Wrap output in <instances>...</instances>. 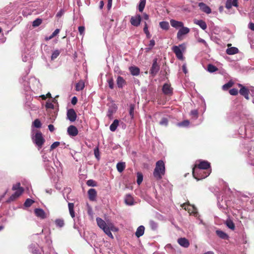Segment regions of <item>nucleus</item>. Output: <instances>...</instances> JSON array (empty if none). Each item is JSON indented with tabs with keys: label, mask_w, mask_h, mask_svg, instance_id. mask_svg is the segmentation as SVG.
I'll list each match as a JSON object with an SVG mask.
<instances>
[{
	"label": "nucleus",
	"mask_w": 254,
	"mask_h": 254,
	"mask_svg": "<svg viewBox=\"0 0 254 254\" xmlns=\"http://www.w3.org/2000/svg\"><path fill=\"white\" fill-rule=\"evenodd\" d=\"M96 222L98 227L101 229L107 236L113 239L114 236L111 231L117 232L118 231V229L115 226L114 224L109 220L105 221L99 217L96 218Z\"/></svg>",
	"instance_id": "1"
},
{
	"label": "nucleus",
	"mask_w": 254,
	"mask_h": 254,
	"mask_svg": "<svg viewBox=\"0 0 254 254\" xmlns=\"http://www.w3.org/2000/svg\"><path fill=\"white\" fill-rule=\"evenodd\" d=\"M27 79V77L24 76L20 79V83L23 85L25 90H37L41 88V85L39 80L35 77H31L29 80Z\"/></svg>",
	"instance_id": "2"
},
{
	"label": "nucleus",
	"mask_w": 254,
	"mask_h": 254,
	"mask_svg": "<svg viewBox=\"0 0 254 254\" xmlns=\"http://www.w3.org/2000/svg\"><path fill=\"white\" fill-rule=\"evenodd\" d=\"M165 173V163L162 160H159L156 163L153 171V176L157 180H161Z\"/></svg>",
	"instance_id": "3"
},
{
	"label": "nucleus",
	"mask_w": 254,
	"mask_h": 254,
	"mask_svg": "<svg viewBox=\"0 0 254 254\" xmlns=\"http://www.w3.org/2000/svg\"><path fill=\"white\" fill-rule=\"evenodd\" d=\"M32 139L33 143L37 146L38 150L42 147L45 141L42 133L39 131H37L35 134L32 135Z\"/></svg>",
	"instance_id": "4"
},
{
	"label": "nucleus",
	"mask_w": 254,
	"mask_h": 254,
	"mask_svg": "<svg viewBox=\"0 0 254 254\" xmlns=\"http://www.w3.org/2000/svg\"><path fill=\"white\" fill-rule=\"evenodd\" d=\"M209 170L197 169L196 165L192 169V174L195 179L197 180L203 179L207 177L210 174Z\"/></svg>",
	"instance_id": "5"
},
{
	"label": "nucleus",
	"mask_w": 254,
	"mask_h": 254,
	"mask_svg": "<svg viewBox=\"0 0 254 254\" xmlns=\"http://www.w3.org/2000/svg\"><path fill=\"white\" fill-rule=\"evenodd\" d=\"M172 49L179 60L182 61L184 60L183 54L186 50V45L185 43L180 44L178 46H174Z\"/></svg>",
	"instance_id": "6"
},
{
	"label": "nucleus",
	"mask_w": 254,
	"mask_h": 254,
	"mask_svg": "<svg viewBox=\"0 0 254 254\" xmlns=\"http://www.w3.org/2000/svg\"><path fill=\"white\" fill-rule=\"evenodd\" d=\"M12 189L13 190L15 191L10 196L7 201L8 202H11L15 200L21 195L24 191L23 189L20 187V184L19 183H17L14 185Z\"/></svg>",
	"instance_id": "7"
},
{
	"label": "nucleus",
	"mask_w": 254,
	"mask_h": 254,
	"mask_svg": "<svg viewBox=\"0 0 254 254\" xmlns=\"http://www.w3.org/2000/svg\"><path fill=\"white\" fill-rule=\"evenodd\" d=\"M238 85L239 87H240L239 91L240 94L244 96L246 99L249 100V93L251 92V89H248L245 86H244L242 84L240 83L238 84Z\"/></svg>",
	"instance_id": "8"
},
{
	"label": "nucleus",
	"mask_w": 254,
	"mask_h": 254,
	"mask_svg": "<svg viewBox=\"0 0 254 254\" xmlns=\"http://www.w3.org/2000/svg\"><path fill=\"white\" fill-rule=\"evenodd\" d=\"M141 20V16L139 14H136L134 16H131L130 22L132 26L137 27L140 25Z\"/></svg>",
	"instance_id": "9"
},
{
	"label": "nucleus",
	"mask_w": 254,
	"mask_h": 254,
	"mask_svg": "<svg viewBox=\"0 0 254 254\" xmlns=\"http://www.w3.org/2000/svg\"><path fill=\"white\" fill-rule=\"evenodd\" d=\"M181 28L178 31L177 35V38L179 40H182L183 36L189 33L190 31V29L187 27L183 26V27H181Z\"/></svg>",
	"instance_id": "10"
},
{
	"label": "nucleus",
	"mask_w": 254,
	"mask_h": 254,
	"mask_svg": "<svg viewBox=\"0 0 254 254\" xmlns=\"http://www.w3.org/2000/svg\"><path fill=\"white\" fill-rule=\"evenodd\" d=\"M76 114L73 109H69L67 112V118L70 122H74L76 119Z\"/></svg>",
	"instance_id": "11"
},
{
	"label": "nucleus",
	"mask_w": 254,
	"mask_h": 254,
	"mask_svg": "<svg viewBox=\"0 0 254 254\" xmlns=\"http://www.w3.org/2000/svg\"><path fill=\"white\" fill-rule=\"evenodd\" d=\"M67 131L68 135L71 136H75L78 133V131L76 127L72 125L68 127Z\"/></svg>",
	"instance_id": "12"
},
{
	"label": "nucleus",
	"mask_w": 254,
	"mask_h": 254,
	"mask_svg": "<svg viewBox=\"0 0 254 254\" xmlns=\"http://www.w3.org/2000/svg\"><path fill=\"white\" fill-rule=\"evenodd\" d=\"M197 169L207 170L210 168V163L206 161H200L198 164L196 165Z\"/></svg>",
	"instance_id": "13"
},
{
	"label": "nucleus",
	"mask_w": 254,
	"mask_h": 254,
	"mask_svg": "<svg viewBox=\"0 0 254 254\" xmlns=\"http://www.w3.org/2000/svg\"><path fill=\"white\" fill-rule=\"evenodd\" d=\"M198 6L199 7L200 9L203 12L207 14L211 13V10L210 8L208 6H207L205 3L203 2H199L198 3Z\"/></svg>",
	"instance_id": "14"
},
{
	"label": "nucleus",
	"mask_w": 254,
	"mask_h": 254,
	"mask_svg": "<svg viewBox=\"0 0 254 254\" xmlns=\"http://www.w3.org/2000/svg\"><path fill=\"white\" fill-rule=\"evenodd\" d=\"M179 244L185 248H187L190 246V242L188 239L185 238H181L178 239Z\"/></svg>",
	"instance_id": "15"
},
{
	"label": "nucleus",
	"mask_w": 254,
	"mask_h": 254,
	"mask_svg": "<svg viewBox=\"0 0 254 254\" xmlns=\"http://www.w3.org/2000/svg\"><path fill=\"white\" fill-rule=\"evenodd\" d=\"M89 199L91 201H94L97 196V191L94 189H90L88 191Z\"/></svg>",
	"instance_id": "16"
},
{
	"label": "nucleus",
	"mask_w": 254,
	"mask_h": 254,
	"mask_svg": "<svg viewBox=\"0 0 254 254\" xmlns=\"http://www.w3.org/2000/svg\"><path fill=\"white\" fill-rule=\"evenodd\" d=\"M231 44L228 45V48L226 50V53L230 55L238 53L239 52L238 49L236 47H231Z\"/></svg>",
	"instance_id": "17"
},
{
	"label": "nucleus",
	"mask_w": 254,
	"mask_h": 254,
	"mask_svg": "<svg viewBox=\"0 0 254 254\" xmlns=\"http://www.w3.org/2000/svg\"><path fill=\"white\" fill-rule=\"evenodd\" d=\"M248 157L250 163L254 165V147L251 148L248 151Z\"/></svg>",
	"instance_id": "18"
},
{
	"label": "nucleus",
	"mask_w": 254,
	"mask_h": 254,
	"mask_svg": "<svg viewBox=\"0 0 254 254\" xmlns=\"http://www.w3.org/2000/svg\"><path fill=\"white\" fill-rule=\"evenodd\" d=\"M233 6L237 7L238 0H227L226 2V7L227 9H230Z\"/></svg>",
	"instance_id": "19"
},
{
	"label": "nucleus",
	"mask_w": 254,
	"mask_h": 254,
	"mask_svg": "<svg viewBox=\"0 0 254 254\" xmlns=\"http://www.w3.org/2000/svg\"><path fill=\"white\" fill-rule=\"evenodd\" d=\"M171 25L175 28H179L184 26V23L181 21L175 20L174 19H171L170 20Z\"/></svg>",
	"instance_id": "20"
},
{
	"label": "nucleus",
	"mask_w": 254,
	"mask_h": 254,
	"mask_svg": "<svg viewBox=\"0 0 254 254\" xmlns=\"http://www.w3.org/2000/svg\"><path fill=\"white\" fill-rule=\"evenodd\" d=\"M36 215L41 219L46 218V214L45 211L40 208H36L34 210Z\"/></svg>",
	"instance_id": "21"
},
{
	"label": "nucleus",
	"mask_w": 254,
	"mask_h": 254,
	"mask_svg": "<svg viewBox=\"0 0 254 254\" xmlns=\"http://www.w3.org/2000/svg\"><path fill=\"white\" fill-rule=\"evenodd\" d=\"M162 91L165 94H170L172 92V89L170 84L165 83L163 86Z\"/></svg>",
	"instance_id": "22"
},
{
	"label": "nucleus",
	"mask_w": 254,
	"mask_h": 254,
	"mask_svg": "<svg viewBox=\"0 0 254 254\" xmlns=\"http://www.w3.org/2000/svg\"><path fill=\"white\" fill-rule=\"evenodd\" d=\"M43 160L45 163V166L47 170H48L50 172H52L53 170L54 169L53 168H50L49 163L50 162L49 160L47 158V157L45 155H43L42 156Z\"/></svg>",
	"instance_id": "23"
},
{
	"label": "nucleus",
	"mask_w": 254,
	"mask_h": 254,
	"mask_svg": "<svg viewBox=\"0 0 254 254\" xmlns=\"http://www.w3.org/2000/svg\"><path fill=\"white\" fill-rule=\"evenodd\" d=\"M125 201L126 204L128 205H132L134 204V200L132 196L130 194H127L125 198Z\"/></svg>",
	"instance_id": "24"
},
{
	"label": "nucleus",
	"mask_w": 254,
	"mask_h": 254,
	"mask_svg": "<svg viewBox=\"0 0 254 254\" xmlns=\"http://www.w3.org/2000/svg\"><path fill=\"white\" fill-rule=\"evenodd\" d=\"M144 230H145V228L143 226L141 225V226H139L137 228L136 231L135 232V236L137 238H139V237L142 236L144 234Z\"/></svg>",
	"instance_id": "25"
},
{
	"label": "nucleus",
	"mask_w": 254,
	"mask_h": 254,
	"mask_svg": "<svg viewBox=\"0 0 254 254\" xmlns=\"http://www.w3.org/2000/svg\"><path fill=\"white\" fill-rule=\"evenodd\" d=\"M194 23L200 26V27L203 29L205 30L207 28V25L204 21L202 20H194Z\"/></svg>",
	"instance_id": "26"
},
{
	"label": "nucleus",
	"mask_w": 254,
	"mask_h": 254,
	"mask_svg": "<svg viewBox=\"0 0 254 254\" xmlns=\"http://www.w3.org/2000/svg\"><path fill=\"white\" fill-rule=\"evenodd\" d=\"M159 69L160 67L159 66V64H152V66L150 70V73L152 74L153 76H154L158 72Z\"/></svg>",
	"instance_id": "27"
},
{
	"label": "nucleus",
	"mask_w": 254,
	"mask_h": 254,
	"mask_svg": "<svg viewBox=\"0 0 254 254\" xmlns=\"http://www.w3.org/2000/svg\"><path fill=\"white\" fill-rule=\"evenodd\" d=\"M117 84L119 88H122L126 84V81L121 76H118L117 79Z\"/></svg>",
	"instance_id": "28"
},
{
	"label": "nucleus",
	"mask_w": 254,
	"mask_h": 254,
	"mask_svg": "<svg viewBox=\"0 0 254 254\" xmlns=\"http://www.w3.org/2000/svg\"><path fill=\"white\" fill-rule=\"evenodd\" d=\"M129 70L133 75H138L139 74L140 70L139 68L136 66H132L129 67Z\"/></svg>",
	"instance_id": "29"
},
{
	"label": "nucleus",
	"mask_w": 254,
	"mask_h": 254,
	"mask_svg": "<svg viewBox=\"0 0 254 254\" xmlns=\"http://www.w3.org/2000/svg\"><path fill=\"white\" fill-rule=\"evenodd\" d=\"M74 204L73 203H68V207L69 209V214L72 218L75 217V213L74 211Z\"/></svg>",
	"instance_id": "30"
},
{
	"label": "nucleus",
	"mask_w": 254,
	"mask_h": 254,
	"mask_svg": "<svg viewBox=\"0 0 254 254\" xmlns=\"http://www.w3.org/2000/svg\"><path fill=\"white\" fill-rule=\"evenodd\" d=\"M85 84L83 80H80L76 84L75 89L76 91H81L84 88Z\"/></svg>",
	"instance_id": "31"
},
{
	"label": "nucleus",
	"mask_w": 254,
	"mask_h": 254,
	"mask_svg": "<svg viewBox=\"0 0 254 254\" xmlns=\"http://www.w3.org/2000/svg\"><path fill=\"white\" fill-rule=\"evenodd\" d=\"M119 122L118 120H115L113 123L110 126V129L112 131H114L116 130L118 126H119Z\"/></svg>",
	"instance_id": "32"
},
{
	"label": "nucleus",
	"mask_w": 254,
	"mask_h": 254,
	"mask_svg": "<svg viewBox=\"0 0 254 254\" xmlns=\"http://www.w3.org/2000/svg\"><path fill=\"white\" fill-rule=\"evenodd\" d=\"M160 27L163 30H167L169 28V24L167 21H161L159 23Z\"/></svg>",
	"instance_id": "33"
},
{
	"label": "nucleus",
	"mask_w": 254,
	"mask_h": 254,
	"mask_svg": "<svg viewBox=\"0 0 254 254\" xmlns=\"http://www.w3.org/2000/svg\"><path fill=\"white\" fill-rule=\"evenodd\" d=\"M126 167L125 163L124 162H119L117 164V169L118 171L121 173L125 169Z\"/></svg>",
	"instance_id": "34"
},
{
	"label": "nucleus",
	"mask_w": 254,
	"mask_h": 254,
	"mask_svg": "<svg viewBox=\"0 0 254 254\" xmlns=\"http://www.w3.org/2000/svg\"><path fill=\"white\" fill-rule=\"evenodd\" d=\"M216 233L217 235L221 239H226L228 237V235L225 233L223 232L222 231L217 230L216 231Z\"/></svg>",
	"instance_id": "35"
},
{
	"label": "nucleus",
	"mask_w": 254,
	"mask_h": 254,
	"mask_svg": "<svg viewBox=\"0 0 254 254\" xmlns=\"http://www.w3.org/2000/svg\"><path fill=\"white\" fill-rule=\"evenodd\" d=\"M185 209H188V211L190 214H193L196 216H197V209L193 206H191V208H189L187 207V208L185 207Z\"/></svg>",
	"instance_id": "36"
},
{
	"label": "nucleus",
	"mask_w": 254,
	"mask_h": 254,
	"mask_svg": "<svg viewBox=\"0 0 254 254\" xmlns=\"http://www.w3.org/2000/svg\"><path fill=\"white\" fill-rule=\"evenodd\" d=\"M59 32H60V29H56L49 37H46V38H45L46 40L48 41V40L52 39L53 38H54L57 35H58L59 33Z\"/></svg>",
	"instance_id": "37"
},
{
	"label": "nucleus",
	"mask_w": 254,
	"mask_h": 254,
	"mask_svg": "<svg viewBox=\"0 0 254 254\" xmlns=\"http://www.w3.org/2000/svg\"><path fill=\"white\" fill-rule=\"evenodd\" d=\"M207 70L209 72H213L218 70V68L213 64H208Z\"/></svg>",
	"instance_id": "38"
},
{
	"label": "nucleus",
	"mask_w": 254,
	"mask_h": 254,
	"mask_svg": "<svg viewBox=\"0 0 254 254\" xmlns=\"http://www.w3.org/2000/svg\"><path fill=\"white\" fill-rule=\"evenodd\" d=\"M146 1L140 0L139 5H138V10L140 12H142L144 7L145 6Z\"/></svg>",
	"instance_id": "39"
},
{
	"label": "nucleus",
	"mask_w": 254,
	"mask_h": 254,
	"mask_svg": "<svg viewBox=\"0 0 254 254\" xmlns=\"http://www.w3.org/2000/svg\"><path fill=\"white\" fill-rule=\"evenodd\" d=\"M60 53L61 51L59 50H56L54 51L51 56V59L54 60L56 59L59 56Z\"/></svg>",
	"instance_id": "40"
},
{
	"label": "nucleus",
	"mask_w": 254,
	"mask_h": 254,
	"mask_svg": "<svg viewBox=\"0 0 254 254\" xmlns=\"http://www.w3.org/2000/svg\"><path fill=\"white\" fill-rule=\"evenodd\" d=\"M55 223L57 226L59 227H63L64 226V223L63 219H58L56 220Z\"/></svg>",
	"instance_id": "41"
},
{
	"label": "nucleus",
	"mask_w": 254,
	"mask_h": 254,
	"mask_svg": "<svg viewBox=\"0 0 254 254\" xmlns=\"http://www.w3.org/2000/svg\"><path fill=\"white\" fill-rule=\"evenodd\" d=\"M149 226L151 229L155 230L157 229L158 227V224L153 220H151L149 221Z\"/></svg>",
	"instance_id": "42"
},
{
	"label": "nucleus",
	"mask_w": 254,
	"mask_h": 254,
	"mask_svg": "<svg viewBox=\"0 0 254 254\" xmlns=\"http://www.w3.org/2000/svg\"><path fill=\"white\" fill-rule=\"evenodd\" d=\"M254 130V127H253V129H251L250 128V127L248 125H247L245 127V131H246V135L248 137H251V135H249V134H250L252 131Z\"/></svg>",
	"instance_id": "43"
},
{
	"label": "nucleus",
	"mask_w": 254,
	"mask_h": 254,
	"mask_svg": "<svg viewBox=\"0 0 254 254\" xmlns=\"http://www.w3.org/2000/svg\"><path fill=\"white\" fill-rule=\"evenodd\" d=\"M233 82L232 81H229L228 83L223 85V86H222V88L223 90H226L228 89L229 88H230L231 87H232L233 86Z\"/></svg>",
	"instance_id": "44"
},
{
	"label": "nucleus",
	"mask_w": 254,
	"mask_h": 254,
	"mask_svg": "<svg viewBox=\"0 0 254 254\" xmlns=\"http://www.w3.org/2000/svg\"><path fill=\"white\" fill-rule=\"evenodd\" d=\"M137 183L140 185L143 181V176L141 173L138 172L137 173Z\"/></svg>",
	"instance_id": "45"
},
{
	"label": "nucleus",
	"mask_w": 254,
	"mask_h": 254,
	"mask_svg": "<svg viewBox=\"0 0 254 254\" xmlns=\"http://www.w3.org/2000/svg\"><path fill=\"white\" fill-rule=\"evenodd\" d=\"M42 23V20L40 18H37L35 19L32 23V25L34 27H37Z\"/></svg>",
	"instance_id": "46"
},
{
	"label": "nucleus",
	"mask_w": 254,
	"mask_h": 254,
	"mask_svg": "<svg viewBox=\"0 0 254 254\" xmlns=\"http://www.w3.org/2000/svg\"><path fill=\"white\" fill-rule=\"evenodd\" d=\"M226 225L227 226L232 229V230H234V228H235V225H234V224L233 223V222L231 221V220H229V221H227L226 222Z\"/></svg>",
	"instance_id": "47"
},
{
	"label": "nucleus",
	"mask_w": 254,
	"mask_h": 254,
	"mask_svg": "<svg viewBox=\"0 0 254 254\" xmlns=\"http://www.w3.org/2000/svg\"><path fill=\"white\" fill-rule=\"evenodd\" d=\"M34 201L30 198H28L26 200L24 203V206L26 207H30L33 203Z\"/></svg>",
	"instance_id": "48"
},
{
	"label": "nucleus",
	"mask_w": 254,
	"mask_h": 254,
	"mask_svg": "<svg viewBox=\"0 0 254 254\" xmlns=\"http://www.w3.org/2000/svg\"><path fill=\"white\" fill-rule=\"evenodd\" d=\"M33 125L37 128H40L41 127V123L39 120L36 119L33 123Z\"/></svg>",
	"instance_id": "49"
},
{
	"label": "nucleus",
	"mask_w": 254,
	"mask_h": 254,
	"mask_svg": "<svg viewBox=\"0 0 254 254\" xmlns=\"http://www.w3.org/2000/svg\"><path fill=\"white\" fill-rule=\"evenodd\" d=\"M190 122L188 120H185L182 122L178 124V126L179 127H187L189 125Z\"/></svg>",
	"instance_id": "50"
},
{
	"label": "nucleus",
	"mask_w": 254,
	"mask_h": 254,
	"mask_svg": "<svg viewBox=\"0 0 254 254\" xmlns=\"http://www.w3.org/2000/svg\"><path fill=\"white\" fill-rule=\"evenodd\" d=\"M190 115L193 118L196 119L198 117V111L196 110H192Z\"/></svg>",
	"instance_id": "51"
},
{
	"label": "nucleus",
	"mask_w": 254,
	"mask_h": 254,
	"mask_svg": "<svg viewBox=\"0 0 254 254\" xmlns=\"http://www.w3.org/2000/svg\"><path fill=\"white\" fill-rule=\"evenodd\" d=\"M86 184L88 186L95 187L96 186V183L93 180H89L87 181Z\"/></svg>",
	"instance_id": "52"
},
{
	"label": "nucleus",
	"mask_w": 254,
	"mask_h": 254,
	"mask_svg": "<svg viewBox=\"0 0 254 254\" xmlns=\"http://www.w3.org/2000/svg\"><path fill=\"white\" fill-rule=\"evenodd\" d=\"M60 144V142L59 141H56L54 142L50 147V150H53L59 146Z\"/></svg>",
	"instance_id": "53"
},
{
	"label": "nucleus",
	"mask_w": 254,
	"mask_h": 254,
	"mask_svg": "<svg viewBox=\"0 0 254 254\" xmlns=\"http://www.w3.org/2000/svg\"><path fill=\"white\" fill-rule=\"evenodd\" d=\"M134 106L133 105H130L129 107V115L131 118H133L134 115Z\"/></svg>",
	"instance_id": "54"
},
{
	"label": "nucleus",
	"mask_w": 254,
	"mask_h": 254,
	"mask_svg": "<svg viewBox=\"0 0 254 254\" xmlns=\"http://www.w3.org/2000/svg\"><path fill=\"white\" fill-rule=\"evenodd\" d=\"M160 125L162 126H167L168 125V120L167 119V118H162L161 121L160 122Z\"/></svg>",
	"instance_id": "55"
},
{
	"label": "nucleus",
	"mask_w": 254,
	"mask_h": 254,
	"mask_svg": "<svg viewBox=\"0 0 254 254\" xmlns=\"http://www.w3.org/2000/svg\"><path fill=\"white\" fill-rule=\"evenodd\" d=\"M108 85H109V87L111 88V89H113L114 88V80L113 78H110V79H108Z\"/></svg>",
	"instance_id": "56"
},
{
	"label": "nucleus",
	"mask_w": 254,
	"mask_h": 254,
	"mask_svg": "<svg viewBox=\"0 0 254 254\" xmlns=\"http://www.w3.org/2000/svg\"><path fill=\"white\" fill-rule=\"evenodd\" d=\"M94 155H95V156L96 157V158L98 160H99L100 155H99V149H98V147H96V148H94Z\"/></svg>",
	"instance_id": "57"
},
{
	"label": "nucleus",
	"mask_w": 254,
	"mask_h": 254,
	"mask_svg": "<svg viewBox=\"0 0 254 254\" xmlns=\"http://www.w3.org/2000/svg\"><path fill=\"white\" fill-rule=\"evenodd\" d=\"M229 93L232 95H236L238 93V91L236 88H233L229 90Z\"/></svg>",
	"instance_id": "58"
},
{
	"label": "nucleus",
	"mask_w": 254,
	"mask_h": 254,
	"mask_svg": "<svg viewBox=\"0 0 254 254\" xmlns=\"http://www.w3.org/2000/svg\"><path fill=\"white\" fill-rule=\"evenodd\" d=\"M197 41L198 43L203 44L205 47L207 46V44L206 41L204 39H201L200 38H198L197 39Z\"/></svg>",
	"instance_id": "59"
},
{
	"label": "nucleus",
	"mask_w": 254,
	"mask_h": 254,
	"mask_svg": "<svg viewBox=\"0 0 254 254\" xmlns=\"http://www.w3.org/2000/svg\"><path fill=\"white\" fill-rule=\"evenodd\" d=\"M85 30V27L84 26H81L78 27V31L80 35H82L84 34Z\"/></svg>",
	"instance_id": "60"
},
{
	"label": "nucleus",
	"mask_w": 254,
	"mask_h": 254,
	"mask_svg": "<svg viewBox=\"0 0 254 254\" xmlns=\"http://www.w3.org/2000/svg\"><path fill=\"white\" fill-rule=\"evenodd\" d=\"M33 247H34V245H31L29 246V248L30 251H31L33 253H37L38 252V250H37L36 249L33 248Z\"/></svg>",
	"instance_id": "61"
},
{
	"label": "nucleus",
	"mask_w": 254,
	"mask_h": 254,
	"mask_svg": "<svg viewBox=\"0 0 254 254\" xmlns=\"http://www.w3.org/2000/svg\"><path fill=\"white\" fill-rule=\"evenodd\" d=\"M46 107L47 108L53 109L54 106L51 102H47L46 104Z\"/></svg>",
	"instance_id": "62"
},
{
	"label": "nucleus",
	"mask_w": 254,
	"mask_h": 254,
	"mask_svg": "<svg viewBox=\"0 0 254 254\" xmlns=\"http://www.w3.org/2000/svg\"><path fill=\"white\" fill-rule=\"evenodd\" d=\"M64 9H61L57 13L56 15V16L58 17H61L64 13Z\"/></svg>",
	"instance_id": "63"
},
{
	"label": "nucleus",
	"mask_w": 254,
	"mask_h": 254,
	"mask_svg": "<svg viewBox=\"0 0 254 254\" xmlns=\"http://www.w3.org/2000/svg\"><path fill=\"white\" fill-rule=\"evenodd\" d=\"M248 28L251 30L254 31V23L253 22H250L248 24Z\"/></svg>",
	"instance_id": "64"
}]
</instances>
